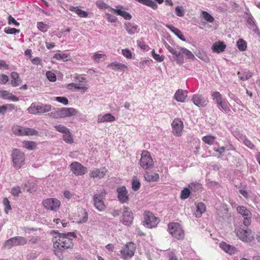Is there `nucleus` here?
Segmentation results:
<instances>
[{"label":"nucleus","instance_id":"nucleus-10","mask_svg":"<svg viewBox=\"0 0 260 260\" xmlns=\"http://www.w3.org/2000/svg\"><path fill=\"white\" fill-rule=\"evenodd\" d=\"M144 225L148 228L155 227L159 222V219L156 217L152 213L145 211L144 213Z\"/></svg>","mask_w":260,"mask_h":260},{"label":"nucleus","instance_id":"nucleus-4","mask_svg":"<svg viewBox=\"0 0 260 260\" xmlns=\"http://www.w3.org/2000/svg\"><path fill=\"white\" fill-rule=\"evenodd\" d=\"M176 54H174V59L177 63L182 64L184 62V57L188 59H194L195 57L192 52L189 50L183 48L179 47L177 48Z\"/></svg>","mask_w":260,"mask_h":260},{"label":"nucleus","instance_id":"nucleus-37","mask_svg":"<svg viewBox=\"0 0 260 260\" xmlns=\"http://www.w3.org/2000/svg\"><path fill=\"white\" fill-rule=\"evenodd\" d=\"M206 209V206L204 203L202 202L199 203L197 205V210L194 213L196 217H201L202 214L205 212Z\"/></svg>","mask_w":260,"mask_h":260},{"label":"nucleus","instance_id":"nucleus-40","mask_svg":"<svg viewBox=\"0 0 260 260\" xmlns=\"http://www.w3.org/2000/svg\"><path fill=\"white\" fill-rule=\"evenodd\" d=\"M135 1L141 4L150 7L154 10L156 9L158 7V6L156 4V3H155L152 0H135Z\"/></svg>","mask_w":260,"mask_h":260},{"label":"nucleus","instance_id":"nucleus-5","mask_svg":"<svg viewBox=\"0 0 260 260\" xmlns=\"http://www.w3.org/2000/svg\"><path fill=\"white\" fill-rule=\"evenodd\" d=\"M51 108V105L43 104L41 103H32L28 108L27 110L29 113L40 115L50 111Z\"/></svg>","mask_w":260,"mask_h":260},{"label":"nucleus","instance_id":"nucleus-17","mask_svg":"<svg viewBox=\"0 0 260 260\" xmlns=\"http://www.w3.org/2000/svg\"><path fill=\"white\" fill-rule=\"evenodd\" d=\"M237 236L244 242H250L253 239V235L250 230L240 229L236 232Z\"/></svg>","mask_w":260,"mask_h":260},{"label":"nucleus","instance_id":"nucleus-48","mask_svg":"<svg viewBox=\"0 0 260 260\" xmlns=\"http://www.w3.org/2000/svg\"><path fill=\"white\" fill-rule=\"evenodd\" d=\"M74 81L75 83H77L79 86L81 84L83 86H86V79L80 75H77L74 77Z\"/></svg>","mask_w":260,"mask_h":260},{"label":"nucleus","instance_id":"nucleus-16","mask_svg":"<svg viewBox=\"0 0 260 260\" xmlns=\"http://www.w3.org/2000/svg\"><path fill=\"white\" fill-rule=\"evenodd\" d=\"M133 215L131 210L127 207L124 206L121 221L125 225L129 226L133 221Z\"/></svg>","mask_w":260,"mask_h":260},{"label":"nucleus","instance_id":"nucleus-14","mask_svg":"<svg viewBox=\"0 0 260 260\" xmlns=\"http://www.w3.org/2000/svg\"><path fill=\"white\" fill-rule=\"evenodd\" d=\"M43 204L47 209L56 211L60 206V202L55 198L47 199L43 201Z\"/></svg>","mask_w":260,"mask_h":260},{"label":"nucleus","instance_id":"nucleus-31","mask_svg":"<svg viewBox=\"0 0 260 260\" xmlns=\"http://www.w3.org/2000/svg\"><path fill=\"white\" fill-rule=\"evenodd\" d=\"M115 118L114 116L110 113L105 114V115H99L98 118V122L103 123L106 122H113L115 121Z\"/></svg>","mask_w":260,"mask_h":260},{"label":"nucleus","instance_id":"nucleus-62","mask_svg":"<svg viewBox=\"0 0 260 260\" xmlns=\"http://www.w3.org/2000/svg\"><path fill=\"white\" fill-rule=\"evenodd\" d=\"M150 62L151 61L148 60L140 61L138 67L141 69H144L146 66H149L150 65Z\"/></svg>","mask_w":260,"mask_h":260},{"label":"nucleus","instance_id":"nucleus-38","mask_svg":"<svg viewBox=\"0 0 260 260\" xmlns=\"http://www.w3.org/2000/svg\"><path fill=\"white\" fill-rule=\"evenodd\" d=\"M70 10L76 13L79 17L82 18H86L88 16V13L84 11L78 7H70Z\"/></svg>","mask_w":260,"mask_h":260},{"label":"nucleus","instance_id":"nucleus-36","mask_svg":"<svg viewBox=\"0 0 260 260\" xmlns=\"http://www.w3.org/2000/svg\"><path fill=\"white\" fill-rule=\"evenodd\" d=\"M253 73L248 70H245L242 72H239L238 75L239 79L242 81H246L250 79L252 76Z\"/></svg>","mask_w":260,"mask_h":260},{"label":"nucleus","instance_id":"nucleus-34","mask_svg":"<svg viewBox=\"0 0 260 260\" xmlns=\"http://www.w3.org/2000/svg\"><path fill=\"white\" fill-rule=\"evenodd\" d=\"M225 47L226 45L222 42H218L213 44L212 49L214 52L220 53L223 52Z\"/></svg>","mask_w":260,"mask_h":260},{"label":"nucleus","instance_id":"nucleus-29","mask_svg":"<svg viewBox=\"0 0 260 260\" xmlns=\"http://www.w3.org/2000/svg\"><path fill=\"white\" fill-rule=\"evenodd\" d=\"M216 105L219 110L223 111L225 113L229 114L231 112L229 106V104L225 99L217 103Z\"/></svg>","mask_w":260,"mask_h":260},{"label":"nucleus","instance_id":"nucleus-22","mask_svg":"<svg viewBox=\"0 0 260 260\" xmlns=\"http://www.w3.org/2000/svg\"><path fill=\"white\" fill-rule=\"evenodd\" d=\"M75 219L79 223L86 222L88 220V213L86 210L83 208L79 209L77 214L75 215Z\"/></svg>","mask_w":260,"mask_h":260},{"label":"nucleus","instance_id":"nucleus-46","mask_svg":"<svg viewBox=\"0 0 260 260\" xmlns=\"http://www.w3.org/2000/svg\"><path fill=\"white\" fill-rule=\"evenodd\" d=\"M140 187V182L137 177L134 176L132 179V188L134 191L138 190Z\"/></svg>","mask_w":260,"mask_h":260},{"label":"nucleus","instance_id":"nucleus-64","mask_svg":"<svg viewBox=\"0 0 260 260\" xmlns=\"http://www.w3.org/2000/svg\"><path fill=\"white\" fill-rule=\"evenodd\" d=\"M31 183L27 181L24 184V189L27 192H30L35 190V187H31Z\"/></svg>","mask_w":260,"mask_h":260},{"label":"nucleus","instance_id":"nucleus-8","mask_svg":"<svg viewBox=\"0 0 260 260\" xmlns=\"http://www.w3.org/2000/svg\"><path fill=\"white\" fill-rule=\"evenodd\" d=\"M106 194L105 191L102 189L98 191L93 196V201L94 202V206L100 211H103L106 209V206L103 201Z\"/></svg>","mask_w":260,"mask_h":260},{"label":"nucleus","instance_id":"nucleus-55","mask_svg":"<svg viewBox=\"0 0 260 260\" xmlns=\"http://www.w3.org/2000/svg\"><path fill=\"white\" fill-rule=\"evenodd\" d=\"M11 193L13 196L18 197L21 193L20 187L18 186H14L11 189Z\"/></svg>","mask_w":260,"mask_h":260},{"label":"nucleus","instance_id":"nucleus-21","mask_svg":"<svg viewBox=\"0 0 260 260\" xmlns=\"http://www.w3.org/2000/svg\"><path fill=\"white\" fill-rule=\"evenodd\" d=\"M108 172L106 167L101 168H94L90 171L89 176L90 178H98L99 179L103 178Z\"/></svg>","mask_w":260,"mask_h":260},{"label":"nucleus","instance_id":"nucleus-45","mask_svg":"<svg viewBox=\"0 0 260 260\" xmlns=\"http://www.w3.org/2000/svg\"><path fill=\"white\" fill-rule=\"evenodd\" d=\"M191 194L189 188L184 187L181 191L180 193V199L182 200H185L187 199L190 194Z\"/></svg>","mask_w":260,"mask_h":260},{"label":"nucleus","instance_id":"nucleus-11","mask_svg":"<svg viewBox=\"0 0 260 260\" xmlns=\"http://www.w3.org/2000/svg\"><path fill=\"white\" fill-rule=\"evenodd\" d=\"M140 165L145 170L150 169L153 167V161L148 151H143L142 152L140 160Z\"/></svg>","mask_w":260,"mask_h":260},{"label":"nucleus","instance_id":"nucleus-39","mask_svg":"<svg viewBox=\"0 0 260 260\" xmlns=\"http://www.w3.org/2000/svg\"><path fill=\"white\" fill-rule=\"evenodd\" d=\"M11 77L12 78L11 84L13 87L18 86L21 81L19 74L17 72H12L11 74Z\"/></svg>","mask_w":260,"mask_h":260},{"label":"nucleus","instance_id":"nucleus-63","mask_svg":"<svg viewBox=\"0 0 260 260\" xmlns=\"http://www.w3.org/2000/svg\"><path fill=\"white\" fill-rule=\"evenodd\" d=\"M176 14L179 17H182L184 16V13L182 8L180 6H177L175 8Z\"/></svg>","mask_w":260,"mask_h":260},{"label":"nucleus","instance_id":"nucleus-56","mask_svg":"<svg viewBox=\"0 0 260 260\" xmlns=\"http://www.w3.org/2000/svg\"><path fill=\"white\" fill-rule=\"evenodd\" d=\"M151 52H152V57L156 61H159V62H161V61H164V60L165 58V56H164V55L160 56L159 54L155 53L154 50H153Z\"/></svg>","mask_w":260,"mask_h":260},{"label":"nucleus","instance_id":"nucleus-28","mask_svg":"<svg viewBox=\"0 0 260 260\" xmlns=\"http://www.w3.org/2000/svg\"><path fill=\"white\" fill-rule=\"evenodd\" d=\"M145 180L148 182H156L159 180V175L157 173L146 172L144 174Z\"/></svg>","mask_w":260,"mask_h":260},{"label":"nucleus","instance_id":"nucleus-13","mask_svg":"<svg viewBox=\"0 0 260 260\" xmlns=\"http://www.w3.org/2000/svg\"><path fill=\"white\" fill-rule=\"evenodd\" d=\"M27 242L26 238L23 237H15L12 238L5 243V246L7 248H10L17 245H23Z\"/></svg>","mask_w":260,"mask_h":260},{"label":"nucleus","instance_id":"nucleus-35","mask_svg":"<svg viewBox=\"0 0 260 260\" xmlns=\"http://www.w3.org/2000/svg\"><path fill=\"white\" fill-rule=\"evenodd\" d=\"M237 212L243 217H249L252 215L251 211L246 207L243 206H239L237 207Z\"/></svg>","mask_w":260,"mask_h":260},{"label":"nucleus","instance_id":"nucleus-32","mask_svg":"<svg viewBox=\"0 0 260 260\" xmlns=\"http://www.w3.org/2000/svg\"><path fill=\"white\" fill-rule=\"evenodd\" d=\"M67 87L68 89L70 90H79L82 92H85L87 90V87L86 86H83L81 84L80 85H77V83H71L67 85Z\"/></svg>","mask_w":260,"mask_h":260},{"label":"nucleus","instance_id":"nucleus-26","mask_svg":"<svg viewBox=\"0 0 260 260\" xmlns=\"http://www.w3.org/2000/svg\"><path fill=\"white\" fill-rule=\"evenodd\" d=\"M126 31L129 35H133L136 32H139V26L134 23L129 22H125L124 23Z\"/></svg>","mask_w":260,"mask_h":260},{"label":"nucleus","instance_id":"nucleus-20","mask_svg":"<svg viewBox=\"0 0 260 260\" xmlns=\"http://www.w3.org/2000/svg\"><path fill=\"white\" fill-rule=\"evenodd\" d=\"M191 101L195 105L200 108L205 107L208 102L207 97L198 94H194Z\"/></svg>","mask_w":260,"mask_h":260},{"label":"nucleus","instance_id":"nucleus-23","mask_svg":"<svg viewBox=\"0 0 260 260\" xmlns=\"http://www.w3.org/2000/svg\"><path fill=\"white\" fill-rule=\"evenodd\" d=\"M246 22L247 24L249 25V28L251 29L256 34H260L259 30L256 24V22L254 20V18L251 14H247V16L246 17Z\"/></svg>","mask_w":260,"mask_h":260},{"label":"nucleus","instance_id":"nucleus-27","mask_svg":"<svg viewBox=\"0 0 260 260\" xmlns=\"http://www.w3.org/2000/svg\"><path fill=\"white\" fill-rule=\"evenodd\" d=\"M0 97L3 99L17 102L19 98L13 94L12 93L5 90H0Z\"/></svg>","mask_w":260,"mask_h":260},{"label":"nucleus","instance_id":"nucleus-3","mask_svg":"<svg viewBox=\"0 0 260 260\" xmlns=\"http://www.w3.org/2000/svg\"><path fill=\"white\" fill-rule=\"evenodd\" d=\"M78 111L74 108L63 107L54 109L49 115L55 119L62 118L77 115Z\"/></svg>","mask_w":260,"mask_h":260},{"label":"nucleus","instance_id":"nucleus-50","mask_svg":"<svg viewBox=\"0 0 260 260\" xmlns=\"http://www.w3.org/2000/svg\"><path fill=\"white\" fill-rule=\"evenodd\" d=\"M69 54L68 53H55L54 56L53 58L57 59V60H67V58L69 57Z\"/></svg>","mask_w":260,"mask_h":260},{"label":"nucleus","instance_id":"nucleus-61","mask_svg":"<svg viewBox=\"0 0 260 260\" xmlns=\"http://www.w3.org/2000/svg\"><path fill=\"white\" fill-rule=\"evenodd\" d=\"M234 136L239 141H243L245 138L246 136L240 133L238 131L234 133Z\"/></svg>","mask_w":260,"mask_h":260},{"label":"nucleus","instance_id":"nucleus-30","mask_svg":"<svg viewBox=\"0 0 260 260\" xmlns=\"http://www.w3.org/2000/svg\"><path fill=\"white\" fill-rule=\"evenodd\" d=\"M187 90L178 89L174 95V98L176 101L180 102H184L187 95Z\"/></svg>","mask_w":260,"mask_h":260},{"label":"nucleus","instance_id":"nucleus-25","mask_svg":"<svg viewBox=\"0 0 260 260\" xmlns=\"http://www.w3.org/2000/svg\"><path fill=\"white\" fill-rule=\"evenodd\" d=\"M219 247L226 253L232 255L237 252V248L234 246L228 244L224 242H221L219 244Z\"/></svg>","mask_w":260,"mask_h":260},{"label":"nucleus","instance_id":"nucleus-7","mask_svg":"<svg viewBox=\"0 0 260 260\" xmlns=\"http://www.w3.org/2000/svg\"><path fill=\"white\" fill-rule=\"evenodd\" d=\"M13 166L16 169H20L25 162V154L17 149H14L11 154Z\"/></svg>","mask_w":260,"mask_h":260},{"label":"nucleus","instance_id":"nucleus-6","mask_svg":"<svg viewBox=\"0 0 260 260\" xmlns=\"http://www.w3.org/2000/svg\"><path fill=\"white\" fill-rule=\"evenodd\" d=\"M168 231L172 236L177 240H182L184 238V232L181 225L178 223H169Z\"/></svg>","mask_w":260,"mask_h":260},{"label":"nucleus","instance_id":"nucleus-44","mask_svg":"<svg viewBox=\"0 0 260 260\" xmlns=\"http://www.w3.org/2000/svg\"><path fill=\"white\" fill-rule=\"evenodd\" d=\"M212 99L215 101L216 104L222 101L224 98H222L221 93L218 91H212L211 93Z\"/></svg>","mask_w":260,"mask_h":260},{"label":"nucleus","instance_id":"nucleus-12","mask_svg":"<svg viewBox=\"0 0 260 260\" xmlns=\"http://www.w3.org/2000/svg\"><path fill=\"white\" fill-rule=\"evenodd\" d=\"M135 249L136 246L134 243L132 242L127 243L120 251L122 258L124 259L131 258L135 254Z\"/></svg>","mask_w":260,"mask_h":260},{"label":"nucleus","instance_id":"nucleus-43","mask_svg":"<svg viewBox=\"0 0 260 260\" xmlns=\"http://www.w3.org/2000/svg\"><path fill=\"white\" fill-rule=\"evenodd\" d=\"M22 146L28 150H31L36 148V144L32 141H24L22 142Z\"/></svg>","mask_w":260,"mask_h":260},{"label":"nucleus","instance_id":"nucleus-19","mask_svg":"<svg viewBox=\"0 0 260 260\" xmlns=\"http://www.w3.org/2000/svg\"><path fill=\"white\" fill-rule=\"evenodd\" d=\"M117 193V198L118 201L121 203H126L128 200V191L124 186L118 187L116 189Z\"/></svg>","mask_w":260,"mask_h":260},{"label":"nucleus","instance_id":"nucleus-51","mask_svg":"<svg viewBox=\"0 0 260 260\" xmlns=\"http://www.w3.org/2000/svg\"><path fill=\"white\" fill-rule=\"evenodd\" d=\"M37 26L38 28L42 32H46L49 28L48 25L45 24L43 22H38Z\"/></svg>","mask_w":260,"mask_h":260},{"label":"nucleus","instance_id":"nucleus-52","mask_svg":"<svg viewBox=\"0 0 260 260\" xmlns=\"http://www.w3.org/2000/svg\"><path fill=\"white\" fill-rule=\"evenodd\" d=\"M203 17L208 22L212 23L214 21V18L209 13L206 11H203L202 12Z\"/></svg>","mask_w":260,"mask_h":260},{"label":"nucleus","instance_id":"nucleus-15","mask_svg":"<svg viewBox=\"0 0 260 260\" xmlns=\"http://www.w3.org/2000/svg\"><path fill=\"white\" fill-rule=\"evenodd\" d=\"M70 167L71 170L76 176H82L87 172V168L77 161L72 162Z\"/></svg>","mask_w":260,"mask_h":260},{"label":"nucleus","instance_id":"nucleus-47","mask_svg":"<svg viewBox=\"0 0 260 260\" xmlns=\"http://www.w3.org/2000/svg\"><path fill=\"white\" fill-rule=\"evenodd\" d=\"M215 139L216 137L211 135H207L202 138L203 141L210 145L214 143Z\"/></svg>","mask_w":260,"mask_h":260},{"label":"nucleus","instance_id":"nucleus-49","mask_svg":"<svg viewBox=\"0 0 260 260\" xmlns=\"http://www.w3.org/2000/svg\"><path fill=\"white\" fill-rule=\"evenodd\" d=\"M55 129L62 134L66 133L69 132V129L62 124H56L54 125Z\"/></svg>","mask_w":260,"mask_h":260},{"label":"nucleus","instance_id":"nucleus-24","mask_svg":"<svg viewBox=\"0 0 260 260\" xmlns=\"http://www.w3.org/2000/svg\"><path fill=\"white\" fill-rule=\"evenodd\" d=\"M188 187L190 190L191 194L193 196L201 192L203 189L202 184L198 182H192L189 183Z\"/></svg>","mask_w":260,"mask_h":260},{"label":"nucleus","instance_id":"nucleus-58","mask_svg":"<svg viewBox=\"0 0 260 260\" xmlns=\"http://www.w3.org/2000/svg\"><path fill=\"white\" fill-rule=\"evenodd\" d=\"M242 142L245 145L251 149H254L255 147L253 143L249 140H248L246 137L243 140Z\"/></svg>","mask_w":260,"mask_h":260},{"label":"nucleus","instance_id":"nucleus-53","mask_svg":"<svg viewBox=\"0 0 260 260\" xmlns=\"http://www.w3.org/2000/svg\"><path fill=\"white\" fill-rule=\"evenodd\" d=\"M4 32L7 34H16L19 33L20 30L15 28L6 27L4 29Z\"/></svg>","mask_w":260,"mask_h":260},{"label":"nucleus","instance_id":"nucleus-18","mask_svg":"<svg viewBox=\"0 0 260 260\" xmlns=\"http://www.w3.org/2000/svg\"><path fill=\"white\" fill-rule=\"evenodd\" d=\"M171 125L173 134L177 136H181L183 128V122L179 118H175L173 121Z\"/></svg>","mask_w":260,"mask_h":260},{"label":"nucleus","instance_id":"nucleus-57","mask_svg":"<svg viewBox=\"0 0 260 260\" xmlns=\"http://www.w3.org/2000/svg\"><path fill=\"white\" fill-rule=\"evenodd\" d=\"M46 77L47 79L51 82H54L56 80V77L54 73L51 71H47L46 72Z\"/></svg>","mask_w":260,"mask_h":260},{"label":"nucleus","instance_id":"nucleus-1","mask_svg":"<svg viewBox=\"0 0 260 260\" xmlns=\"http://www.w3.org/2000/svg\"><path fill=\"white\" fill-rule=\"evenodd\" d=\"M76 238L74 233L58 234V236L53 239V247L60 251L71 248L73 246V240Z\"/></svg>","mask_w":260,"mask_h":260},{"label":"nucleus","instance_id":"nucleus-42","mask_svg":"<svg viewBox=\"0 0 260 260\" xmlns=\"http://www.w3.org/2000/svg\"><path fill=\"white\" fill-rule=\"evenodd\" d=\"M238 49L241 51H245L247 49V43L242 39H239L237 42Z\"/></svg>","mask_w":260,"mask_h":260},{"label":"nucleus","instance_id":"nucleus-41","mask_svg":"<svg viewBox=\"0 0 260 260\" xmlns=\"http://www.w3.org/2000/svg\"><path fill=\"white\" fill-rule=\"evenodd\" d=\"M62 139L67 143L72 144L74 143V139L70 130L69 131V132L63 134Z\"/></svg>","mask_w":260,"mask_h":260},{"label":"nucleus","instance_id":"nucleus-54","mask_svg":"<svg viewBox=\"0 0 260 260\" xmlns=\"http://www.w3.org/2000/svg\"><path fill=\"white\" fill-rule=\"evenodd\" d=\"M3 203L5 206V211L8 214L9 211L11 209L10 202L7 198H5L3 200Z\"/></svg>","mask_w":260,"mask_h":260},{"label":"nucleus","instance_id":"nucleus-60","mask_svg":"<svg viewBox=\"0 0 260 260\" xmlns=\"http://www.w3.org/2000/svg\"><path fill=\"white\" fill-rule=\"evenodd\" d=\"M213 149L216 152L219 154V155L218 157H220L223 155L225 150V148L223 146H221L217 148L215 147Z\"/></svg>","mask_w":260,"mask_h":260},{"label":"nucleus","instance_id":"nucleus-2","mask_svg":"<svg viewBox=\"0 0 260 260\" xmlns=\"http://www.w3.org/2000/svg\"><path fill=\"white\" fill-rule=\"evenodd\" d=\"M96 6L101 9H109L110 11L114 13L117 15L122 17L125 20H131L132 18L131 14L123 10V7L121 5H118L116 8L110 7L103 1H98L96 2Z\"/></svg>","mask_w":260,"mask_h":260},{"label":"nucleus","instance_id":"nucleus-33","mask_svg":"<svg viewBox=\"0 0 260 260\" xmlns=\"http://www.w3.org/2000/svg\"><path fill=\"white\" fill-rule=\"evenodd\" d=\"M108 67L115 71H124L127 69L126 65L118 62H112L108 65Z\"/></svg>","mask_w":260,"mask_h":260},{"label":"nucleus","instance_id":"nucleus-59","mask_svg":"<svg viewBox=\"0 0 260 260\" xmlns=\"http://www.w3.org/2000/svg\"><path fill=\"white\" fill-rule=\"evenodd\" d=\"M55 100L62 103L64 105H67L69 103L68 99L63 96H57L55 98Z\"/></svg>","mask_w":260,"mask_h":260},{"label":"nucleus","instance_id":"nucleus-9","mask_svg":"<svg viewBox=\"0 0 260 260\" xmlns=\"http://www.w3.org/2000/svg\"><path fill=\"white\" fill-rule=\"evenodd\" d=\"M12 131L15 135L21 136H34L38 133V132L34 128H26L18 125H14Z\"/></svg>","mask_w":260,"mask_h":260}]
</instances>
